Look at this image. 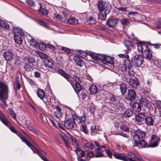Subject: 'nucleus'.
<instances>
[{"label": "nucleus", "mask_w": 161, "mask_h": 161, "mask_svg": "<svg viewBox=\"0 0 161 161\" xmlns=\"http://www.w3.org/2000/svg\"><path fill=\"white\" fill-rule=\"evenodd\" d=\"M94 62L99 63L101 61L104 64L107 65L108 66L112 68L114 66V58L108 56L96 53Z\"/></svg>", "instance_id": "obj_1"}, {"label": "nucleus", "mask_w": 161, "mask_h": 161, "mask_svg": "<svg viewBox=\"0 0 161 161\" xmlns=\"http://www.w3.org/2000/svg\"><path fill=\"white\" fill-rule=\"evenodd\" d=\"M72 117L73 120H68L64 123V126L68 129H70L73 128L74 125H76V122L79 124H82L84 123L86 121V118L84 116L80 117L74 115H73Z\"/></svg>", "instance_id": "obj_2"}, {"label": "nucleus", "mask_w": 161, "mask_h": 161, "mask_svg": "<svg viewBox=\"0 0 161 161\" xmlns=\"http://www.w3.org/2000/svg\"><path fill=\"white\" fill-rule=\"evenodd\" d=\"M104 3L103 1H99L97 3V8L99 11V18L102 20H104L106 19L107 15L109 13L110 9L109 7L104 5Z\"/></svg>", "instance_id": "obj_3"}, {"label": "nucleus", "mask_w": 161, "mask_h": 161, "mask_svg": "<svg viewBox=\"0 0 161 161\" xmlns=\"http://www.w3.org/2000/svg\"><path fill=\"white\" fill-rule=\"evenodd\" d=\"M8 89L5 84L0 82V99L4 103L8 99Z\"/></svg>", "instance_id": "obj_4"}, {"label": "nucleus", "mask_w": 161, "mask_h": 161, "mask_svg": "<svg viewBox=\"0 0 161 161\" xmlns=\"http://www.w3.org/2000/svg\"><path fill=\"white\" fill-rule=\"evenodd\" d=\"M76 55L78 57H80L84 58H88V56L91 57L92 60H90L91 61L94 62L95 57L96 55V53L94 52L86 51L85 52L80 50H77L76 51Z\"/></svg>", "instance_id": "obj_5"}, {"label": "nucleus", "mask_w": 161, "mask_h": 161, "mask_svg": "<svg viewBox=\"0 0 161 161\" xmlns=\"http://www.w3.org/2000/svg\"><path fill=\"white\" fill-rule=\"evenodd\" d=\"M159 141L160 138L158 136L155 134L153 135L148 147H154L158 146Z\"/></svg>", "instance_id": "obj_6"}, {"label": "nucleus", "mask_w": 161, "mask_h": 161, "mask_svg": "<svg viewBox=\"0 0 161 161\" xmlns=\"http://www.w3.org/2000/svg\"><path fill=\"white\" fill-rule=\"evenodd\" d=\"M18 136L21 139L22 141L26 143V144L32 150V151L35 153L36 150L37 149H36L34 146H33L31 143L25 137H23L22 136L21 134L17 132V133H16Z\"/></svg>", "instance_id": "obj_7"}, {"label": "nucleus", "mask_w": 161, "mask_h": 161, "mask_svg": "<svg viewBox=\"0 0 161 161\" xmlns=\"http://www.w3.org/2000/svg\"><path fill=\"white\" fill-rule=\"evenodd\" d=\"M133 143L134 146L138 147L139 148L148 147L149 145H148L147 143L144 140H139L133 141Z\"/></svg>", "instance_id": "obj_8"}, {"label": "nucleus", "mask_w": 161, "mask_h": 161, "mask_svg": "<svg viewBox=\"0 0 161 161\" xmlns=\"http://www.w3.org/2000/svg\"><path fill=\"white\" fill-rule=\"evenodd\" d=\"M135 64L137 67H140L143 64L144 58L141 55H136L133 57Z\"/></svg>", "instance_id": "obj_9"}, {"label": "nucleus", "mask_w": 161, "mask_h": 161, "mask_svg": "<svg viewBox=\"0 0 161 161\" xmlns=\"http://www.w3.org/2000/svg\"><path fill=\"white\" fill-rule=\"evenodd\" d=\"M145 133L140 130H137L133 136V141H138L143 139L145 136Z\"/></svg>", "instance_id": "obj_10"}, {"label": "nucleus", "mask_w": 161, "mask_h": 161, "mask_svg": "<svg viewBox=\"0 0 161 161\" xmlns=\"http://www.w3.org/2000/svg\"><path fill=\"white\" fill-rule=\"evenodd\" d=\"M128 81L129 84L133 88L136 89L140 86L139 81L136 78L129 79Z\"/></svg>", "instance_id": "obj_11"}, {"label": "nucleus", "mask_w": 161, "mask_h": 161, "mask_svg": "<svg viewBox=\"0 0 161 161\" xmlns=\"http://www.w3.org/2000/svg\"><path fill=\"white\" fill-rule=\"evenodd\" d=\"M114 157L117 159L124 161H136L130 158H128L124 154L115 153L114 154Z\"/></svg>", "instance_id": "obj_12"}, {"label": "nucleus", "mask_w": 161, "mask_h": 161, "mask_svg": "<svg viewBox=\"0 0 161 161\" xmlns=\"http://www.w3.org/2000/svg\"><path fill=\"white\" fill-rule=\"evenodd\" d=\"M125 101L122 99L118 100L114 104V107L117 110H121L124 108V103Z\"/></svg>", "instance_id": "obj_13"}, {"label": "nucleus", "mask_w": 161, "mask_h": 161, "mask_svg": "<svg viewBox=\"0 0 161 161\" xmlns=\"http://www.w3.org/2000/svg\"><path fill=\"white\" fill-rule=\"evenodd\" d=\"M137 44V50L139 52H143L144 49L147 48V46L144 43L143 41L137 42H136Z\"/></svg>", "instance_id": "obj_14"}, {"label": "nucleus", "mask_w": 161, "mask_h": 161, "mask_svg": "<svg viewBox=\"0 0 161 161\" xmlns=\"http://www.w3.org/2000/svg\"><path fill=\"white\" fill-rule=\"evenodd\" d=\"M14 54L10 51H6L3 54L4 58L8 61H11L14 58Z\"/></svg>", "instance_id": "obj_15"}, {"label": "nucleus", "mask_w": 161, "mask_h": 161, "mask_svg": "<svg viewBox=\"0 0 161 161\" xmlns=\"http://www.w3.org/2000/svg\"><path fill=\"white\" fill-rule=\"evenodd\" d=\"M117 19H111L106 22V24L110 27H114L118 23Z\"/></svg>", "instance_id": "obj_16"}, {"label": "nucleus", "mask_w": 161, "mask_h": 161, "mask_svg": "<svg viewBox=\"0 0 161 161\" xmlns=\"http://www.w3.org/2000/svg\"><path fill=\"white\" fill-rule=\"evenodd\" d=\"M136 95V93L134 91L132 90H129L126 99L130 101L134 100L135 99Z\"/></svg>", "instance_id": "obj_17"}, {"label": "nucleus", "mask_w": 161, "mask_h": 161, "mask_svg": "<svg viewBox=\"0 0 161 161\" xmlns=\"http://www.w3.org/2000/svg\"><path fill=\"white\" fill-rule=\"evenodd\" d=\"M58 72V74L66 79L70 83H71V79L70 78L69 75L62 69H59Z\"/></svg>", "instance_id": "obj_18"}, {"label": "nucleus", "mask_w": 161, "mask_h": 161, "mask_svg": "<svg viewBox=\"0 0 161 161\" xmlns=\"http://www.w3.org/2000/svg\"><path fill=\"white\" fill-rule=\"evenodd\" d=\"M146 117L145 113H141L135 116L136 120L138 122H142L143 119Z\"/></svg>", "instance_id": "obj_19"}, {"label": "nucleus", "mask_w": 161, "mask_h": 161, "mask_svg": "<svg viewBox=\"0 0 161 161\" xmlns=\"http://www.w3.org/2000/svg\"><path fill=\"white\" fill-rule=\"evenodd\" d=\"M146 117L145 113H141L135 116L136 120L138 122H142L143 119Z\"/></svg>", "instance_id": "obj_20"}, {"label": "nucleus", "mask_w": 161, "mask_h": 161, "mask_svg": "<svg viewBox=\"0 0 161 161\" xmlns=\"http://www.w3.org/2000/svg\"><path fill=\"white\" fill-rule=\"evenodd\" d=\"M140 103L142 105L147 107L150 103V101L145 97H142L140 100Z\"/></svg>", "instance_id": "obj_21"}, {"label": "nucleus", "mask_w": 161, "mask_h": 161, "mask_svg": "<svg viewBox=\"0 0 161 161\" xmlns=\"http://www.w3.org/2000/svg\"><path fill=\"white\" fill-rule=\"evenodd\" d=\"M23 35H14V39L15 42L18 44L20 45L21 44L22 42V36Z\"/></svg>", "instance_id": "obj_22"}, {"label": "nucleus", "mask_w": 161, "mask_h": 161, "mask_svg": "<svg viewBox=\"0 0 161 161\" xmlns=\"http://www.w3.org/2000/svg\"><path fill=\"white\" fill-rule=\"evenodd\" d=\"M147 49H148V48L145 49L142 53L146 58L150 59L152 58V54Z\"/></svg>", "instance_id": "obj_23"}, {"label": "nucleus", "mask_w": 161, "mask_h": 161, "mask_svg": "<svg viewBox=\"0 0 161 161\" xmlns=\"http://www.w3.org/2000/svg\"><path fill=\"white\" fill-rule=\"evenodd\" d=\"M13 31L14 35H23V30L22 28L16 27H13Z\"/></svg>", "instance_id": "obj_24"}, {"label": "nucleus", "mask_w": 161, "mask_h": 161, "mask_svg": "<svg viewBox=\"0 0 161 161\" xmlns=\"http://www.w3.org/2000/svg\"><path fill=\"white\" fill-rule=\"evenodd\" d=\"M106 97L107 101H109V102L112 103L113 104L114 103L116 102V101L118 100L116 99L115 96L111 93L109 94L108 97Z\"/></svg>", "instance_id": "obj_25"}, {"label": "nucleus", "mask_w": 161, "mask_h": 161, "mask_svg": "<svg viewBox=\"0 0 161 161\" xmlns=\"http://www.w3.org/2000/svg\"><path fill=\"white\" fill-rule=\"evenodd\" d=\"M145 121L146 124L147 125H153L154 124V120L151 117H146L145 119Z\"/></svg>", "instance_id": "obj_26"}, {"label": "nucleus", "mask_w": 161, "mask_h": 161, "mask_svg": "<svg viewBox=\"0 0 161 161\" xmlns=\"http://www.w3.org/2000/svg\"><path fill=\"white\" fill-rule=\"evenodd\" d=\"M89 90L90 93L92 94H95L98 92L97 87L94 85H92L90 86Z\"/></svg>", "instance_id": "obj_27"}, {"label": "nucleus", "mask_w": 161, "mask_h": 161, "mask_svg": "<svg viewBox=\"0 0 161 161\" xmlns=\"http://www.w3.org/2000/svg\"><path fill=\"white\" fill-rule=\"evenodd\" d=\"M132 62L129 60L126 59L124 62V67H125L124 71L127 70V69L132 67Z\"/></svg>", "instance_id": "obj_28"}, {"label": "nucleus", "mask_w": 161, "mask_h": 161, "mask_svg": "<svg viewBox=\"0 0 161 161\" xmlns=\"http://www.w3.org/2000/svg\"><path fill=\"white\" fill-rule=\"evenodd\" d=\"M132 108L134 111L139 112L141 109V106L139 103L135 102L133 104Z\"/></svg>", "instance_id": "obj_29"}, {"label": "nucleus", "mask_w": 161, "mask_h": 161, "mask_svg": "<svg viewBox=\"0 0 161 161\" xmlns=\"http://www.w3.org/2000/svg\"><path fill=\"white\" fill-rule=\"evenodd\" d=\"M79 97H82L83 98H85L87 95V92L86 90L81 89L77 92Z\"/></svg>", "instance_id": "obj_30"}, {"label": "nucleus", "mask_w": 161, "mask_h": 161, "mask_svg": "<svg viewBox=\"0 0 161 161\" xmlns=\"http://www.w3.org/2000/svg\"><path fill=\"white\" fill-rule=\"evenodd\" d=\"M40 8L39 10V11L42 13V14L44 15H47V12L46 9L44 8L43 7L42 4V3H39Z\"/></svg>", "instance_id": "obj_31"}, {"label": "nucleus", "mask_w": 161, "mask_h": 161, "mask_svg": "<svg viewBox=\"0 0 161 161\" xmlns=\"http://www.w3.org/2000/svg\"><path fill=\"white\" fill-rule=\"evenodd\" d=\"M133 114V112L132 110L130 109H128L125 111L124 113V116L129 118L131 117Z\"/></svg>", "instance_id": "obj_32"}, {"label": "nucleus", "mask_w": 161, "mask_h": 161, "mask_svg": "<svg viewBox=\"0 0 161 161\" xmlns=\"http://www.w3.org/2000/svg\"><path fill=\"white\" fill-rule=\"evenodd\" d=\"M119 89L122 95L125 94L126 91V86L125 83H122L119 85Z\"/></svg>", "instance_id": "obj_33"}, {"label": "nucleus", "mask_w": 161, "mask_h": 161, "mask_svg": "<svg viewBox=\"0 0 161 161\" xmlns=\"http://www.w3.org/2000/svg\"><path fill=\"white\" fill-rule=\"evenodd\" d=\"M36 53L39 57L42 59L46 60L48 58L47 55L42 52L40 51H37Z\"/></svg>", "instance_id": "obj_34"}, {"label": "nucleus", "mask_w": 161, "mask_h": 161, "mask_svg": "<svg viewBox=\"0 0 161 161\" xmlns=\"http://www.w3.org/2000/svg\"><path fill=\"white\" fill-rule=\"evenodd\" d=\"M0 26L3 28L7 29L9 27V25L7 22L1 20H0Z\"/></svg>", "instance_id": "obj_35"}, {"label": "nucleus", "mask_w": 161, "mask_h": 161, "mask_svg": "<svg viewBox=\"0 0 161 161\" xmlns=\"http://www.w3.org/2000/svg\"><path fill=\"white\" fill-rule=\"evenodd\" d=\"M74 60L76 64L80 67H81L84 64L83 61L77 57L74 58Z\"/></svg>", "instance_id": "obj_36"}, {"label": "nucleus", "mask_w": 161, "mask_h": 161, "mask_svg": "<svg viewBox=\"0 0 161 161\" xmlns=\"http://www.w3.org/2000/svg\"><path fill=\"white\" fill-rule=\"evenodd\" d=\"M43 102L47 105L50 104L51 99L50 97H46L45 96L42 99Z\"/></svg>", "instance_id": "obj_37"}, {"label": "nucleus", "mask_w": 161, "mask_h": 161, "mask_svg": "<svg viewBox=\"0 0 161 161\" xmlns=\"http://www.w3.org/2000/svg\"><path fill=\"white\" fill-rule=\"evenodd\" d=\"M37 94L38 97L41 99L45 96L44 91L42 90H38L37 91Z\"/></svg>", "instance_id": "obj_38"}, {"label": "nucleus", "mask_w": 161, "mask_h": 161, "mask_svg": "<svg viewBox=\"0 0 161 161\" xmlns=\"http://www.w3.org/2000/svg\"><path fill=\"white\" fill-rule=\"evenodd\" d=\"M68 22L69 24L75 25L78 23L77 19H76L75 18H70L68 19Z\"/></svg>", "instance_id": "obj_39"}, {"label": "nucleus", "mask_w": 161, "mask_h": 161, "mask_svg": "<svg viewBox=\"0 0 161 161\" xmlns=\"http://www.w3.org/2000/svg\"><path fill=\"white\" fill-rule=\"evenodd\" d=\"M35 153L37 154L44 161H49L42 154L41 152L38 149L36 150Z\"/></svg>", "instance_id": "obj_40"}, {"label": "nucleus", "mask_w": 161, "mask_h": 161, "mask_svg": "<svg viewBox=\"0 0 161 161\" xmlns=\"http://www.w3.org/2000/svg\"><path fill=\"white\" fill-rule=\"evenodd\" d=\"M74 85L75 87L74 89L76 93L82 89V87L79 84V83L75 82L74 83Z\"/></svg>", "instance_id": "obj_41"}, {"label": "nucleus", "mask_w": 161, "mask_h": 161, "mask_svg": "<svg viewBox=\"0 0 161 161\" xmlns=\"http://www.w3.org/2000/svg\"><path fill=\"white\" fill-rule=\"evenodd\" d=\"M38 46L40 50L42 51L45 50L46 48V46L43 42H40L38 44Z\"/></svg>", "instance_id": "obj_42"}, {"label": "nucleus", "mask_w": 161, "mask_h": 161, "mask_svg": "<svg viewBox=\"0 0 161 161\" xmlns=\"http://www.w3.org/2000/svg\"><path fill=\"white\" fill-rule=\"evenodd\" d=\"M120 129L126 132H130V130L125 124H122L120 126Z\"/></svg>", "instance_id": "obj_43"}, {"label": "nucleus", "mask_w": 161, "mask_h": 161, "mask_svg": "<svg viewBox=\"0 0 161 161\" xmlns=\"http://www.w3.org/2000/svg\"><path fill=\"white\" fill-rule=\"evenodd\" d=\"M44 63L45 65L49 68L53 67L54 65V64L49 60H46Z\"/></svg>", "instance_id": "obj_44"}, {"label": "nucleus", "mask_w": 161, "mask_h": 161, "mask_svg": "<svg viewBox=\"0 0 161 161\" xmlns=\"http://www.w3.org/2000/svg\"><path fill=\"white\" fill-rule=\"evenodd\" d=\"M82 123L80 126V130L83 131L85 133L87 134L88 133V130L87 128V126L86 125H85L82 124Z\"/></svg>", "instance_id": "obj_45"}, {"label": "nucleus", "mask_w": 161, "mask_h": 161, "mask_svg": "<svg viewBox=\"0 0 161 161\" xmlns=\"http://www.w3.org/2000/svg\"><path fill=\"white\" fill-rule=\"evenodd\" d=\"M35 21L37 22L40 25L42 26L45 27H46L47 28H48V25L45 22L43 21L40 20V19H38V20H35Z\"/></svg>", "instance_id": "obj_46"}, {"label": "nucleus", "mask_w": 161, "mask_h": 161, "mask_svg": "<svg viewBox=\"0 0 161 161\" xmlns=\"http://www.w3.org/2000/svg\"><path fill=\"white\" fill-rule=\"evenodd\" d=\"M54 116L57 118L59 119L61 118L63 116V113L61 111H56L54 112Z\"/></svg>", "instance_id": "obj_47"}, {"label": "nucleus", "mask_w": 161, "mask_h": 161, "mask_svg": "<svg viewBox=\"0 0 161 161\" xmlns=\"http://www.w3.org/2000/svg\"><path fill=\"white\" fill-rule=\"evenodd\" d=\"M87 22L90 24H93L95 22V19L92 17L90 16L86 20Z\"/></svg>", "instance_id": "obj_48"}, {"label": "nucleus", "mask_w": 161, "mask_h": 161, "mask_svg": "<svg viewBox=\"0 0 161 161\" xmlns=\"http://www.w3.org/2000/svg\"><path fill=\"white\" fill-rule=\"evenodd\" d=\"M85 147L90 149H93L95 146L90 142H87L85 145Z\"/></svg>", "instance_id": "obj_49"}, {"label": "nucleus", "mask_w": 161, "mask_h": 161, "mask_svg": "<svg viewBox=\"0 0 161 161\" xmlns=\"http://www.w3.org/2000/svg\"><path fill=\"white\" fill-rule=\"evenodd\" d=\"M91 130L92 131L91 134L92 135H93V132H95L96 133L98 130V127L97 128L95 125H93L92 126Z\"/></svg>", "instance_id": "obj_50"}, {"label": "nucleus", "mask_w": 161, "mask_h": 161, "mask_svg": "<svg viewBox=\"0 0 161 161\" xmlns=\"http://www.w3.org/2000/svg\"><path fill=\"white\" fill-rule=\"evenodd\" d=\"M80 81V79L79 78L77 77L76 76H75L74 77V80L73 81V82H72V81L71 80L72 83H70V84H71V85H72V86H74V83H75V82L79 83V82Z\"/></svg>", "instance_id": "obj_51"}, {"label": "nucleus", "mask_w": 161, "mask_h": 161, "mask_svg": "<svg viewBox=\"0 0 161 161\" xmlns=\"http://www.w3.org/2000/svg\"><path fill=\"white\" fill-rule=\"evenodd\" d=\"M30 42L31 45L34 47L36 46L37 44V42L34 39H32L30 41Z\"/></svg>", "instance_id": "obj_52"}, {"label": "nucleus", "mask_w": 161, "mask_h": 161, "mask_svg": "<svg viewBox=\"0 0 161 161\" xmlns=\"http://www.w3.org/2000/svg\"><path fill=\"white\" fill-rule=\"evenodd\" d=\"M10 115H11L12 117L14 119H16V115L15 113L14 112V111L12 109H11L10 110Z\"/></svg>", "instance_id": "obj_53"}, {"label": "nucleus", "mask_w": 161, "mask_h": 161, "mask_svg": "<svg viewBox=\"0 0 161 161\" xmlns=\"http://www.w3.org/2000/svg\"><path fill=\"white\" fill-rule=\"evenodd\" d=\"M11 125V124L10 122H9V123L8 124V125H6L9 128V129L13 133H17V131L15 130V129L13 128V127L9 126V125Z\"/></svg>", "instance_id": "obj_54"}, {"label": "nucleus", "mask_w": 161, "mask_h": 161, "mask_svg": "<svg viewBox=\"0 0 161 161\" xmlns=\"http://www.w3.org/2000/svg\"><path fill=\"white\" fill-rule=\"evenodd\" d=\"M94 143L95 145L98 148V149H96V150H99L101 148H103V149L106 148L105 146L103 145H101L100 146L98 143L96 142H94Z\"/></svg>", "instance_id": "obj_55"}, {"label": "nucleus", "mask_w": 161, "mask_h": 161, "mask_svg": "<svg viewBox=\"0 0 161 161\" xmlns=\"http://www.w3.org/2000/svg\"><path fill=\"white\" fill-rule=\"evenodd\" d=\"M118 56L120 58H123L126 59H128L129 56L127 53H125V54H121L118 55Z\"/></svg>", "instance_id": "obj_56"}, {"label": "nucleus", "mask_w": 161, "mask_h": 161, "mask_svg": "<svg viewBox=\"0 0 161 161\" xmlns=\"http://www.w3.org/2000/svg\"><path fill=\"white\" fill-rule=\"evenodd\" d=\"M26 3L31 6H33L35 5V3L32 0H26Z\"/></svg>", "instance_id": "obj_57"}, {"label": "nucleus", "mask_w": 161, "mask_h": 161, "mask_svg": "<svg viewBox=\"0 0 161 161\" xmlns=\"http://www.w3.org/2000/svg\"><path fill=\"white\" fill-rule=\"evenodd\" d=\"M124 44L125 46L126 47V48L128 49H129V48L131 45V43L129 41H126L124 42Z\"/></svg>", "instance_id": "obj_58"}, {"label": "nucleus", "mask_w": 161, "mask_h": 161, "mask_svg": "<svg viewBox=\"0 0 161 161\" xmlns=\"http://www.w3.org/2000/svg\"><path fill=\"white\" fill-rule=\"evenodd\" d=\"M60 50H63L65 53H66L68 54L70 52V50L69 49H68L67 48H66V47H61Z\"/></svg>", "instance_id": "obj_59"}, {"label": "nucleus", "mask_w": 161, "mask_h": 161, "mask_svg": "<svg viewBox=\"0 0 161 161\" xmlns=\"http://www.w3.org/2000/svg\"><path fill=\"white\" fill-rule=\"evenodd\" d=\"M62 137V138L63 140L66 144V146H67L68 145L67 144V143L68 141V138L67 136L65 134L64 135V136H63Z\"/></svg>", "instance_id": "obj_60"}, {"label": "nucleus", "mask_w": 161, "mask_h": 161, "mask_svg": "<svg viewBox=\"0 0 161 161\" xmlns=\"http://www.w3.org/2000/svg\"><path fill=\"white\" fill-rule=\"evenodd\" d=\"M106 153L108 156L109 158H111L113 156V153L110 150H107L106 151Z\"/></svg>", "instance_id": "obj_61"}, {"label": "nucleus", "mask_w": 161, "mask_h": 161, "mask_svg": "<svg viewBox=\"0 0 161 161\" xmlns=\"http://www.w3.org/2000/svg\"><path fill=\"white\" fill-rule=\"evenodd\" d=\"M94 156V153L92 152H90L87 153V159H88V158H92Z\"/></svg>", "instance_id": "obj_62"}, {"label": "nucleus", "mask_w": 161, "mask_h": 161, "mask_svg": "<svg viewBox=\"0 0 161 161\" xmlns=\"http://www.w3.org/2000/svg\"><path fill=\"white\" fill-rule=\"evenodd\" d=\"M28 61L29 63L32 64L35 62V58L34 57L29 58L28 59Z\"/></svg>", "instance_id": "obj_63"}, {"label": "nucleus", "mask_w": 161, "mask_h": 161, "mask_svg": "<svg viewBox=\"0 0 161 161\" xmlns=\"http://www.w3.org/2000/svg\"><path fill=\"white\" fill-rule=\"evenodd\" d=\"M63 17L62 18H63V21L65 20H68V15L66 14V13L62 12Z\"/></svg>", "instance_id": "obj_64"}]
</instances>
